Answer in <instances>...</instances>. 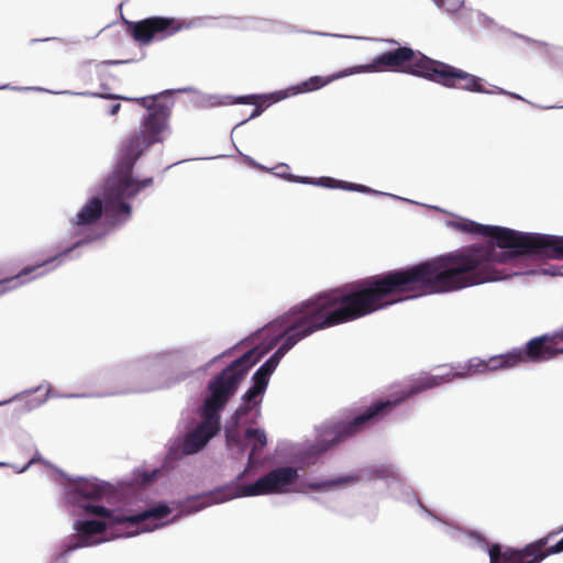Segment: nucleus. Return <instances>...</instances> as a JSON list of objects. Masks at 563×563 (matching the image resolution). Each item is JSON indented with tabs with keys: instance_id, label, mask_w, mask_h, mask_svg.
<instances>
[{
	"instance_id": "nucleus-26",
	"label": "nucleus",
	"mask_w": 563,
	"mask_h": 563,
	"mask_svg": "<svg viewBox=\"0 0 563 563\" xmlns=\"http://www.w3.org/2000/svg\"><path fill=\"white\" fill-rule=\"evenodd\" d=\"M498 93L508 95V96H510V97H512V98H516V99H522L520 96H518V95H516V93L507 92V91H505L504 89H499V90H498Z\"/></svg>"
},
{
	"instance_id": "nucleus-22",
	"label": "nucleus",
	"mask_w": 563,
	"mask_h": 563,
	"mask_svg": "<svg viewBox=\"0 0 563 563\" xmlns=\"http://www.w3.org/2000/svg\"><path fill=\"white\" fill-rule=\"evenodd\" d=\"M329 82H330V79H327V78H323L320 76H313V77L309 78L308 80L301 82L299 86L291 88V89L295 90L294 93L308 92V91H313V90L320 89Z\"/></svg>"
},
{
	"instance_id": "nucleus-24",
	"label": "nucleus",
	"mask_w": 563,
	"mask_h": 563,
	"mask_svg": "<svg viewBox=\"0 0 563 563\" xmlns=\"http://www.w3.org/2000/svg\"><path fill=\"white\" fill-rule=\"evenodd\" d=\"M271 375H272L271 373H268L264 368L260 367L253 375V385L265 390L268 385Z\"/></svg>"
},
{
	"instance_id": "nucleus-1",
	"label": "nucleus",
	"mask_w": 563,
	"mask_h": 563,
	"mask_svg": "<svg viewBox=\"0 0 563 563\" xmlns=\"http://www.w3.org/2000/svg\"><path fill=\"white\" fill-rule=\"evenodd\" d=\"M464 233L492 238L487 242L457 250L408 268L360 279L379 310L421 295L452 292L508 278L518 273L515 266L523 256L563 260V236L523 233L512 229L484 225L472 220L452 221Z\"/></svg>"
},
{
	"instance_id": "nucleus-16",
	"label": "nucleus",
	"mask_w": 563,
	"mask_h": 563,
	"mask_svg": "<svg viewBox=\"0 0 563 563\" xmlns=\"http://www.w3.org/2000/svg\"><path fill=\"white\" fill-rule=\"evenodd\" d=\"M95 239L96 238L87 236L86 239L76 242L71 247L64 250L57 256L48 258L37 265L26 266L15 276L0 280V296L4 295L5 292H8L9 290H11L13 288H16L18 286L24 284V280H21L22 277L27 276L31 273H34L35 271H37L38 268L54 262L57 257L68 255L74 249L79 247L84 244L90 243Z\"/></svg>"
},
{
	"instance_id": "nucleus-2",
	"label": "nucleus",
	"mask_w": 563,
	"mask_h": 563,
	"mask_svg": "<svg viewBox=\"0 0 563 563\" xmlns=\"http://www.w3.org/2000/svg\"><path fill=\"white\" fill-rule=\"evenodd\" d=\"M379 310L360 280L346 284L294 307L280 334L282 344L261 366L273 374L283 356L299 341L312 333L347 323Z\"/></svg>"
},
{
	"instance_id": "nucleus-10",
	"label": "nucleus",
	"mask_w": 563,
	"mask_h": 563,
	"mask_svg": "<svg viewBox=\"0 0 563 563\" xmlns=\"http://www.w3.org/2000/svg\"><path fill=\"white\" fill-rule=\"evenodd\" d=\"M558 532H550L547 537L528 544L522 550L501 551L499 544H493L489 549V563H539L550 554L563 552V538L554 545L545 550L549 541Z\"/></svg>"
},
{
	"instance_id": "nucleus-14",
	"label": "nucleus",
	"mask_w": 563,
	"mask_h": 563,
	"mask_svg": "<svg viewBox=\"0 0 563 563\" xmlns=\"http://www.w3.org/2000/svg\"><path fill=\"white\" fill-rule=\"evenodd\" d=\"M227 443L230 449L236 448L240 454H243L247 445H251L249 455V465L255 463V457L267 444L266 433L262 429L249 428L244 433V440L238 432L227 431Z\"/></svg>"
},
{
	"instance_id": "nucleus-3",
	"label": "nucleus",
	"mask_w": 563,
	"mask_h": 563,
	"mask_svg": "<svg viewBox=\"0 0 563 563\" xmlns=\"http://www.w3.org/2000/svg\"><path fill=\"white\" fill-rule=\"evenodd\" d=\"M261 357L262 353H258L257 349H252L234 360L209 382L210 395L205 399L202 406V421L186 435L184 441L186 454L199 452L220 431V411L235 394L249 369Z\"/></svg>"
},
{
	"instance_id": "nucleus-19",
	"label": "nucleus",
	"mask_w": 563,
	"mask_h": 563,
	"mask_svg": "<svg viewBox=\"0 0 563 563\" xmlns=\"http://www.w3.org/2000/svg\"><path fill=\"white\" fill-rule=\"evenodd\" d=\"M284 97L285 96H279L276 93L267 95V96L249 95V96L240 97L238 99V102L244 103V104H254L255 109H254L253 113L251 114V118H255L263 112L264 107H267L272 102H276Z\"/></svg>"
},
{
	"instance_id": "nucleus-7",
	"label": "nucleus",
	"mask_w": 563,
	"mask_h": 563,
	"mask_svg": "<svg viewBox=\"0 0 563 563\" xmlns=\"http://www.w3.org/2000/svg\"><path fill=\"white\" fill-rule=\"evenodd\" d=\"M559 354H563V330L532 338L523 347L512 349L488 360L471 358L468 368L473 373L510 369L526 363L545 362Z\"/></svg>"
},
{
	"instance_id": "nucleus-25",
	"label": "nucleus",
	"mask_w": 563,
	"mask_h": 563,
	"mask_svg": "<svg viewBox=\"0 0 563 563\" xmlns=\"http://www.w3.org/2000/svg\"><path fill=\"white\" fill-rule=\"evenodd\" d=\"M120 109H121V104H120V103H114V104H112V106L110 107V109H109V114H110V115H115V114H118V113H119Z\"/></svg>"
},
{
	"instance_id": "nucleus-13",
	"label": "nucleus",
	"mask_w": 563,
	"mask_h": 563,
	"mask_svg": "<svg viewBox=\"0 0 563 563\" xmlns=\"http://www.w3.org/2000/svg\"><path fill=\"white\" fill-rule=\"evenodd\" d=\"M180 23L172 18L154 16L129 23V32L135 41L148 44L153 40H164L180 30Z\"/></svg>"
},
{
	"instance_id": "nucleus-12",
	"label": "nucleus",
	"mask_w": 563,
	"mask_h": 563,
	"mask_svg": "<svg viewBox=\"0 0 563 563\" xmlns=\"http://www.w3.org/2000/svg\"><path fill=\"white\" fill-rule=\"evenodd\" d=\"M298 471L292 466L272 470L252 484L242 487L241 496H258L282 493L298 478Z\"/></svg>"
},
{
	"instance_id": "nucleus-20",
	"label": "nucleus",
	"mask_w": 563,
	"mask_h": 563,
	"mask_svg": "<svg viewBox=\"0 0 563 563\" xmlns=\"http://www.w3.org/2000/svg\"><path fill=\"white\" fill-rule=\"evenodd\" d=\"M358 481V476L356 475H346V476H340L333 479L328 481H321V482H312L308 483L307 487L311 490H327L333 487L346 485V484H353Z\"/></svg>"
},
{
	"instance_id": "nucleus-23",
	"label": "nucleus",
	"mask_w": 563,
	"mask_h": 563,
	"mask_svg": "<svg viewBox=\"0 0 563 563\" xmlns=\"http://www.w3.org/2000/svg\"><path fill=\"white\" fill-rule=\"evenodd\" d=\"M433 1L439 8L445 10L449 13L456 12L464 4V0H433Z\"/></svg>"
},
{
	"instance_id": "nucleus-4",
	"label": "nucleus",
	"mask_w": 563,
	"mask_h": 563,
	"mask_svg": "<svg viewBox=\"0 0 563 563\" xmlns=\"http://www.w3.org/2000/svg\"><path fill=\"white\" fill-rule=\"evenodd\" d=\"M468 366L470 362L465 366L464 372H455L445 375H424L415 380L410 390L404 397L395 400H378L365 408L362 412L355 415L353 418L349 420H341L330 427H327L320 434V438L310 446V453L314 455L325 453L340 443L360 434L389 415L391 410L405 398L449 383L453 378H462L467 375H473L474 373L470 371Z\"/></svg>"
},
{
	"instance_id": "nucleus-5",
	"label": "nucleus",
	"mask_w": 563,
	"mask_h": 563,
	"mask_svg": "<svg viewBox=\"0 0 563 563\" xmlns=\"http://www.w3.org/2000/svg\"><path fill=\"white\" fill-rule=\"evenodd\" d=\"M158 96L141 97V98H125L120 96H108L111 99H123L134 101L143 108H146L150 113L142 122V130L135 132L125 139L120 147L119 153V169L117 176L110 180V189H115L118 186L125 188H133V184L129 183V173L133 172V167L140 156L151 145L162 142V133L167 128V121L170 115V110L167 104L155 102Z\"/></svg>"
},
{
	"instance_id": "nucleus-9",
	"label": "nucleus",
	"mask_w": 563,
	"mask_h": 563,
	"mask_svg": "<svg viewBox=\"0 0 563 563\" xmlns=\"http://www.w3.org/2000/svg\"><path fill=\"white\" fill-rule=\"evenodd\" d=\"M85 512L109 519L110 526L118 527L117 537H132L139 533L136 527L150 518L163 519L169 515L170 509L166 505L152 507L143 512L133 516L114 514L112 510L100 505L86 504L82 506Z\"/></svg>"
},
{
	"instance_id": "nucleus-17",
	"label": "nucleus",
	"mask_w": 563,
	"mask_h": 563,
	"mask_svg": "<svg viewBox=\"0 0 563 563\" xmlns=\"http://www.w3.org/2000/svg\"><path fill=\"white\" fill-rule=\"evenodd\" d=\"M108 492L106 484L89 479L76 482L71 489L73 495L92 500H100Z\"/></svg>"
},
{
	"instance_id": "nucleus-18",
	"label": "nucleus",
	"mask_w": 563,
	"mask_h": 563,
	"mask_svg": "<svg viewBox=\"0 0 563 563\" xmlns=\"http://www.w3.org/2000/svg\"><path fill=\"white\" fill-rule=\"evenodd\" d=\"M299 181L303 183V184H313V185H318V186L325 187V188H339V189L366 192V194L375 192L373 189H371L369 187H366L364 185L338 180V179H334L331 177H320L317 180H312L309 178H303V179L300 178Z\"/></svg>"
},
{
	"instance_id": "nucleus-8",
	"label": "nucleus",
	"mask_w": 563,
	"mask_h": 563,
	"mask_svg": "<svg viewBox=\"0 0 563 563\" xmlns=\"http://www.w3.org/2000/svg\"><path fill=\"white\" fill-rule=\"evenodd\" d=\"M431 64L432 58L408 46H399L376 56L371 64L358 67L357 71H401L427 79Z\"/></svg>"
},
{
	"instance_id": "nucleus-11",
	"label": "nucleus",
	"mask_w": 563,
	"mask_h": 563,
	"mask_svg": "<svg viewBox=\"0 0 563 563\" xmlns=\"http://www.w3.org/2000/svg\"><path fill=\"white\" fill-rule=\"evenodd\" d=\"M427 79L446 88L490 93L485 89L482 78L435 59H432Z\"/></svg>"
},
{
	"instance_id": "nucleus-27",
	"label": "nucleus",
	"mask_w": 563,
	"mask_h": 563,
	"mask_svg": "<svg viewBox=\"0 0 563 563\" xmlns=\"http://www.w3.org/2000/svg\"><path fill=\"white\" fill-rule=\"evenodd\" d=\"M106 64H109V65H114V64H120L122 63L121 60H107L104 62Z\"/></svg>"
},
{
	"instance_id": "nucleus-21",
	"label": "nucleus",
	"mask_w": 563,
	"mask_h": 563,
	"mask_svg": "<svg viewBox=\"0 0 563 563\" xmlns=\"http://www.w3.org/2000/svg\"><path fill=\"white\" fill-rule=\"evenodd\" d=\"M265 390L261 389L260 387L257 386H254L252 385L247 391L244 394L243 396V400H244V405L240 406L236 410H235V413L234 416L240 419L241 417L247 415L251 409H252V406L251 404L253 402L254 405H257L260 404L261 400H256L257 397H260L261 395L264 394Z\"/></svg>"
},
{
	"instance_id": "nucleus-15",
	"label": "nucleus",
	"mask_w": 563,
	"mask_h": 563,
	"mask_svg": "<svg viewBox=\"0 0 563 563\" xmlns=\"http://www.w3.org/2000/svg\"><path fill=\"white\" fill-rule=\"evenodd\" d=\"M108 525L100 520H76L74 529L76 534L71 537V543L66 544L62 555H67L79 548L90 547L96 543L91 538L103 533Z\"/></svg>"
},
{
	"instance_id": "nucleus-6",
	"label": "nucleus",
	"mask_w": 563,
	"mask_h": 563,
	"mask_svg": "<svg viewBox=\"0 0 563 563\" xmlns=\"http://www.w3.org/2000/svg\"><path fill=\"white\" fill-rule=\"evenodd\" d=\"M119 169V162L115 165L113 173L107 178L103 186V200L99 197L89 199L82 208L78 211L74 220L73 227L84 229L96 224L104 213L109 219L110 224H118L124 222L131 217V206L125 201L126 199L136 196L143 188L153 184V178L148 177L143 180H135L132 177V172L129 173V183L135 185L133 188H125L118 186L115 189H110V180L117 176Z\"/></svg>"
}]
</instances>
